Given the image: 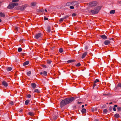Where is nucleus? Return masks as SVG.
Returning a JSON list of instances; mask_svg holds the SVG:
<instances>
[{
    "instance_id": "dca6fc26",
    "label": "nucleus",
    "mask_w": 121,
    "mask_h": 121,
    "mask_svg": "<svg viewBox=\"0 0 121 121\" xmlns=\"http://www.w3.org/2000/svg\"><path fill=\"white\" fill-rule=\"evenodd\" d=\"M36 4V3L35 2H33L31 3V6H35Z\"/></svg>"
},
{
    "instance_id": "72a5a7b5",
    "label": "nucleus",
    "mask_w": 121,
    "mask_h": 121,
    "mask_svg": "<svg viewBox=\"0 0 121 121\" xmlns=\"http://www.w3.org/2000/svg\"><path fill=\"white\" fill-rule=\"evenodd\" d=\"M81 64L80 63H78L76 65V66L77 67H79L80 66Z\"/></svg>"
},
{
    "instance_id": "f704fd0d",
    "label": "nucleus",
    "mask_w": 121,
    "mask_h": 121,
    "mask_svg": "<svg viewBox=\"0 0 121 121\" xmlns=\"http://www.w3.org/2000/svg\"><path fill=\"white\" fill-rule=\"evenodd\" d=\"M96 83H95L94 82L93 85V89H94V87H95V86H96Z\"/></svg>"
},
{
    "instance_id": "4be33fe9",
    "label": "nucleus",
    "mask_w": 121,
    "mask_h": 121,
    "mask_svg": "<svg viewBox=\"0 0 121 121\" xmlns=\"http://www.w3.org/2000/svg\"><path fill=\"white\" fill-rule=\"evenodd\" d=\"M28 114L30 115L31 116H33L34 115V113L32 112H30Z\"/></svg>"
},
{
    "instance_id": "6ab92c4d",
    "label": "nucleus",
    "mask_w": 121,
    "mask_h": 121,
    "mask_svg": "<svg viewBox=\"0 0 121 121\" xmlns=\"http://www.w3.org/2000/svg\"><path fill=\"white\" fill-rule=\"evenodd\" d=\"M5 16V15L4 13H3L2 12H0V17H4Z\"/></svg>"
},
{
    "instance_id": "603ef678",
    "label": "nucleus",
    "mask_w": 121,
    "mask_h": 121,
    "mask_svg": "<svg viewBox=\"0 0 121 121\" xmlns=\"http://www.w3.org/2000/svg\"><path fill=\"white\" fill-rule=\"evenodd\" d=\"M81 103H82L81 102H78V104H80Z\"/></svg>"
},
{
    "instance_id": "c03bdc74",
    "label": "nucleus",
    "mask_w": 121,
    "mask_h": 121,
    "mask_svg": "<svg viewBox=\"0 0 121 121\" xmlns=\"http://www.w3.org/2000/svg\"><path fill=\"white\" fill-rule=\"evenodd\" d=\"M18 1V0H13L12 1L13 2H15Z\"/></svg>"
},
{
    "instance_id": "58836bf2",
    "label": "nucleus",
    "mask_w": 121,
    "mask_h": 121,
    "mask_svg": "<svg viewBox=\"0 0 121 121\" xmlns=\"http://www.w3.org/2000/svg\"><path fill=\"white\" fill-rule=\"evenodd\" d=\"M69 8L71 9H74V7L73 6H70Z\"/></svg>"
},
{
    "instance_id": "393cba45",
    "label": "nucleus",
    "mask_w": 121,
    "mask_h": 121,
    "mask_svg": "<svg viewBox=\"0 0 121 121\" xmlns=\"http://www.w3.org/2000/svg\"><path fill=\"white\" fill-rule=\"evenodd\" d=\"M115 12V10H112L110 12V13L111 14H114Z\"/></svg>"
},
{
    "instance_id": "a19ab883",
    "label": "nucleus",
    "mask_w": 121,
    "mask_h": 121,
    "mask_svg": "<svg viewBox=\"0 0 121 121\" xmlns=\"http://www.w3.org/2000/svg\"><path fill=\"white\" fill-rule=\"evenodd\" d=\"M48 18H46L45 17H44V20H48Z\"/></svg>"
},
{
    "instance_id": "09e8293b",
    "label": "nucleus",
    "mask_w": 121,
    "mask_h": 121,
    "mask_svg": "<svg viewBox=\"0 0 121 121\" xmlns=\"http://www.w3.org/2000/svg\"><path fill=\"white\" fill-rule=\"evenodd\" d=\"M113 110L114 111H116V108H114H114H113Z\"/></svg>"
},
{
    "instance_id": "a211bd4d",
    "label": "nucleus",
    "mask_w": 121,
    "mask_h": 121,
    "mask_svg": "<svg viewBox=\"0 0 121 121\" xmlns=\"http://www.w3.org/2000/svg\"><path fill=\"white\" fill-rule=\"evenodd\" d=\"M29 64V62L28 61H26L24 62L23 64V65L25 66Z\"/></svg>"
},
{
    "instance_id": "de8ad7c7",
    "label": "nucleus",
    "mask_w": 121,
    "mask_h": 121,
    "mask_svg": "<svg viewBox=\"0 0 121 121\" xmlns=\"http://www.w3.org/2000/svg\"><path fill=\"white\" fill-rule=\"evenodd\" d=\"M18 28L17 27H16L15 29V30H17Z\"/></svg>"
},
{
    "instance_id": "c85d7f7f",
    "label": "nucleus",
    "mask_w": 121,
    "mask_h": 121,
    "mask_svg": "<svg viewBox=\"0 0 121 121\" xmlns=\"http://www.w3.org/2000/svg\"><path fill=\"white\" fill-rule=\"evenodd\" d=\"M31 74V72L30 71H29L28 72H27V75L28 76H30Z\"/></svg>"
},
{
    "instance_id": "3c124183",
    "label": "nucleus",
    "mask_w": 121,
    "mask_h": 121,
    "mask_svg": "<svg viewBox=\"0 0 121 121\" xmlns=\"http://www.w3.org/2000/svg\"><path fill=\"white\" fill-rule=\"evenodd\" d=\"M117 105H115L114 106V107L115 108V107H117Z\"/></svg>"
},
{
    "instance_id": "ea45409f",
    "label": "nucleus",
    "mask_w": 121,
    "mask_h": 121,
    "mask_svg": "<svg viewBox=\"0 0 121 121\" xmlns=\"http://www.w3.org/2000/svg\"><path fill=\"white\" fill-rule=\"evenodd\" d=\"M42 67H44L45 68H46L47 67V66L46 65H42Z\"/></svg>"
},
{
    "instance_id": "052dcab7",
    "label": "nucleus",
    "mask_w": 121,
    "mask_h": 121,
    "mask_svg": "<svg viewBox=\"0 0 121 121\" xmlns=\"http://www.w3.org/2000/svg\"><path fill=\"white\" fill-rule=\"evenodd\" d=\"M120 3L121 4V1L120 2Z\"/></svg>"
},
{
    "instance_id": "423d86ee",
    "label": "nucleus",
    "mask_w": 121,
    "mask_h": 121,
    "mask_svg": "<svg viewBox=\"0 0 121 121\" xmlns=\"http://www.w3.org/2000/svg\"><path fill=\"white\" fill-rule=\"evenodd\" d=\"M2 84L6 87H7L8 86V84L7 82L4 81H3Z\"/></svg>"
},
{
    "instance_id": "e433bc0d",
    "label": "nucleus",
    "mask_w": 121,
    "mask_h": 121,
    "mask_svg": "<svg viewBox=\"0 0 121 121\" xmlns=\"http://www.w3.org/2000/svg\"><path fill=\"white\" fill-rule=\"evenodd\" d=\"M77 15V14L75 13H73L72 14V16L73 17H75Z\"/></svg>"
},
{
    "instance_id": "cd10ccee",
    "label": "nucleus",
    "mask_w": 121,
    "mask_h": 121,
    "mask_svg": "<svg viewBox=\"0 0 121 121\" xmlns=\"http://www.w3.org/2000/svg\"><path fill=\"white\" fill-rule=\"evenodd\" d=\"M65 19L64 17L63 18H62L60 19L59 20V21L60 22H61L62 21Z\"/></svg>"
},
{
    "instance_id": "2eb2a0df",
    "label": "nucleus",
    "mask_w": 121,
    "mask_h": 121,
    "mask_svg": "<svg viewBox=\"0 0 121 121\" xmlns=\"http://www.w3.org/2000/svg\"><path fill=\"white\" fill-rule=\"evenodd\" d=\"M52 118L54 120H55L57 118V116L54 115H53L52 116Z\"/></svg>"
},
{
    "instance_id": "5fc2aeb1",
    "label": "nucleus",
    "mask_w": 121,
    "mask_h": 121,
    "mask_svg": "<svg viewBox=\"0 0 121 121\" xmlns=\"http://www.w3.org/2000/svg\"><path fill=\"white\" fill-rule=\"evenodd\" d=\"M45 11L46 12H47V10L46 9H45Z\"/></svg>"
},
{
    "instance_id": "c756f323",
    "label": "nucleus",
    "mask_w": 121,
    "mask_h": 121,
    "mask_svg": "<svg viewBox=\"0 0 121 121\" xmlns=\"http://www.w3.org/2000/svg\"><path fill=\"white\" fill-rule=\"evenodd\" d=\"M52 61L50 60H48L47 61V62L48 63L50 64Z\"/></svg>"
},
{
    "instance_id": "680f3d73",
    "label": "nucleus",
    "mask_w": 121,
    "mask_h": 121,
    "mask_svg": "<svg viewBox=\"0 0 121 121\" xmlns=\"http://www.w3.org/2000/svg\"><path fill=\"white\" fill-rule=\"evenodd\" d=\"M0 53H1V52H0Z\"/></svg>"
},
{
    "instance_id": "8fccbe9b",
    "label": "nucleus",
    "mask_w": 121,
    "mask_h": 121,
    "mask_svg": "<svg viewBox=\"0 0 121 121\" xmlns=\"http://www.w3.org/2000/svg\"><path fill=\"white\" fill-rule=\"evenodd\" d=\"M22 112V109H21L19 111V112Z\"/></svg>"
},
{
    "instance_id": "a18cd8bd",
    "label": "nucleus",
    "mask_w": 121,
    "mask_h": 121,
    "mask_svg": "<svg viewBox=\"0 0 121 121\" xmlns=\"http://www.w3.org/2000/svg\"><path fill=\"white\" fill-rule=\"evenodd\" d=\"M91 110L92 112H93L94 111V108H91Z\"/></svg>"
},
{
    "instance_id": "7ed1b4c3",
    "label": "nucleus",
    "mask_w": 121,
    "mask_h": 121,
    "mask_svg": "<svg viewBox=\"0 0 121 121\" xmlns=\"http://www.w3.org/2000/svg\"><path fill=\"white\" fill-rule=\"evenodd\" d=\"M78 3L77 2L74 1L68 2L66 3V5L68 6L73 5L75 6L77 5Z\"/></svg>"
},
{
    "instance_id": "13d9d810",
    "label": "nucleus",
    "mask_w": 121,
    "mask_h": 121,
    "mask_svg": "<svg viewBox=\"0 0 121 121\" xmlns=\"http://www.w3.org/2000/svg\"><path fill=\"white\" fill-rule=\"evenodd\" d=\"M1 2H0V6L1 5Z\"/></svg>"
},
{
    "instance_id": "f8f14e48",
    "label": "nucleus",
    "mask_w": 121,
    "mask_h": 121,
    "mask_svg": "<svg viewBox=\"0 0 121 121\" xmlns=\"http://www.w3.org/2000/svg\"><path fill=\"white\" fill-rule=\"evenodd\" d=\"M31 85L32 87L34 89L35 88L36 86V85L35 83H32Z\"/></svg>"
},
{
    "instance_id": "9d476101",
    "label": "nucleus",
    "mask_w": 121,
    "mask_h": 121,
    "mask_svg": "<svg viewBox=\"0 0 121 121\" xmlns=\"http://www.w3.org/2000/svg\"><path fill=\"white\" fill-rule=\"evenodd\" d=\"M110 43V42L108 40H106L104 42V43L105 45H108Z\"/></svg>"
},
{
    "instance_id": "b1692460",
    "label": "nucleus",
    "mask_w": 121,
    "mask_h": 121,
    "mask_svg": "<svg viewBox=\"0 0 121 121\" xmlns=\"http://www.w3.org/2000/svg\"><path fill=\"white\" fill-rule=\"evenodd\" d=\"M30 102V100H27L25 101V104L26 105H27L29 102Z\"/></svg>"
},
{
    "instance_id": "37998d69",
    "label": "nucleus",
    "mask_w": 121,
    "mask_h": 121,
    "mask_svg": "<svg viewBox=\"0 0 121 121\" xmlns=\"http://www.w3.org/2000/svg\"><path fill=\"white\" fill-rule=\"evenodd\" d=\"M118 87H121V83L119 84L118 85Z\"/></svg>"
},
{
    "instance_id": "a878e982",
    "label": "nucleus",
    "mask_w": 121,
    "mask_h": 121,
    "mask_svg": "<svg viewBox=\"0 0 121 121\" xmlns=\"http://www.w3.org/2000/svg\"><path fill=\"white\" fill-rule=\"evenodd\" d=\"M59 51L60 53H62L63 52V49L62 48H60L59 50Z\"/></svg>"
},
{
    "instance_id": "1a4fd4ad",
    "label": "nucleus",
    "mask_w": 121,
    "mask_h": 121,
    "mask_svg": "<svg viewBox=\"0 0 121 121\" xmlns=\"http://www.w3.org/2000/svg\"><path fill=\"white\" fill-rule=\"evenodd\" d=\"M47 72L46 71H45L43 72H41L40 73V74H43V75L45 76H46L47 75Z\"/></svg>"
},
{
    "instance_id": "c9c22d12",
    "label": "nucleus",
    "mask_w": 121,
    "mask_h": 121,
    "mask_svg": "<svg viewBox=\"0 0 121 121\" xmlns=\"http://www.w3.org/2000/svg\"><path fill=\"white\" fill-rule=\"evenodd\" d=\"M117 109L119 111H120L121 110V108L120 107H118L117 108Z\"/></svg>"
},
{
    "instance_id": "0eeeda50",
    "label": "nucleus",
    "mask_w": 121,
    "mask_h": 121,
    "mask_svg": "<svg viewBox=\"0 0 121 121\" xmlns=\"http://www.w3.org/2000/svg\"><path fill=\"white\" fill-rule=\"evenodd\" d=\"M27 6V5L26 4L22 5L20 9L22 10H23L25 9Z\"/></svg>"
},
{
    "instance_id": "5701e85b",
    "label": "nucleus",
    "mask_w": 121,
    "mask_h": 121,
    "mask_svg": "<svg viewBox=\"0 0 121 121\" xmlns=\"http://www.w3.org/2000/svg\"><path fill=\"white\" fill-rule=\"evenodd\" d=\"M12 69V68L11 67H8L7 68V70L8 71H11Z\"/></svg>"
},
{
    "instance_id": "9b49d317",
    "label": "nucleus",
    "mask_w": 121,
    "mask_h": 121,
    "mask_svg": "<svg viewBox=\"0 0 121 121\" xmlns=\"http://www.w3.org/2000/svg\"><path fill=\"white\" fill-rule=\"evenodd\" d=\"M87 53V52H86L84 53L82 56V59L84 58L86 56Z\"/></svg>"
},
{
    "instance_id": "f257e3e1",
    "label": "nucleus",
    "mask_w": 121,
    "mask_h": 121,
    "mask_svg": "<svg viewBox=\"0 0 121 121\" xmlns=\"http://www.w3.org/2000/svg\"><path fill=\"white\" fill-rule=\"evenodd\" d=\"M74 99V98L73 97L65 98L61 101L60 104V107H62L65 105L71 102Z\"/></svg>"
},
{
    "instance_id": "ddd939ff",
    "label": "nucleus",
    "mask_w": 121,
    "mask_h": 121,
    "mask_svg": "<svg viewBox=\"0 0 121 121\" xmlns=\"http://www.w3.org/2000/svg\"><path fill=\"white\" fill-rule=\"evenodd\" d=\"M100 37L102 38L103 39H107V36L104 35H101Z\"/></svg>"
},
{
    "instance_id": "49530a36",
    "label": "nucleus",
    "mask_w": 121,
    "mask_h": 121,
    "mask_svg": "<svg viewBox=\"0 0 121 121\" xmlns=\"http://www.w3.org/2000/svg\"><path fill=\"white\" fill-rule=\"evenodd\" d=\"M10 104H11V105H13V102L12 101H11L10 102Z\"/></svg>"
},
{
    "instance_id": "4d7b16f0",
    "label": "nucleus",
    "mask_w": 121,
    "mask_h": 121,
    "mask_svg": "<svg viewBox=\"0 0 121 121\" xmlns=\"http://www.w3.org/2000/svg\"><path fill=\"white\" fill-rule=\"evenodd\" d=\"M109 104H112V102H111V103H110Z\"/></svg>"
},
{
    "instance_id": "2f4dec72",
    "label": "nucleus",
    "mask_w": 121,
    "mask_h": 121,
    "mask_svg": "<svg viewBox=\"0 0 121 121\" xmlns=\"http://www.w3.org/2000/svg\"><path fill=\"white\" fill-rule=\"evenodd\" d=\"M34 91L35 92H37V93H39V91L38 90V89H36Z\"/></svg>"
},
{
    "instance_id": "aec40b11",
    "label": "nucleus",
    "mask_w": 121,
    "mask_h": 121,
    "mask_svg": "<svg viewBox=\"0 0 121 121\" xmlns=\"http://www.w3.org/2000/svg\"><path fill=\"white\" fill-rule=\"evenodd\" d=\"M114 117L116 118H117L119 117V115L117 113L115 115Z\"/></svg>"
},
{
    "instance_id": "f03ea898",
    "label": "nucleus",
    "mask_w": 121,
    "mask_h": 121,
    "mask_svg": "<svg viewBox=\"0 0 121 121\" xmlns=\"http://www.w3.org/2000/svg\"><path fill=\"white\" fill-rule=\"evenodd\" d=\"M101 8V7L100 6L97 7L94 9L91 10L90 12V13L91 14H96L99 12Z\"/></svg>"
},
{
    "instance_id": "864d4df0",
    "label": "nucleus",
    "mask_w": 121,
    "mask_h": 121,
    "mask_svg": "<svg viewBox=\"0 0 121 121\" xmlns=\"http://www.w3.org/2000/svg\"><path fill=\"white\" fill-rule=\"evenodd\" d=\"M84 107V106L83 105L82 106V108H83Z\"/></svg>"
},
{
    "instance_id": "79ce46f5",
    "label": "nucleus",
    "mask_w": 121,
    "mask_h": 121,
    "mask_svg": "<svg viewBox=\"0 0 121 121\" xmlns=\"http://www.w3.org/2000/svg\"><path fill=\"white\" fill-rule=\"evenodd\" d=\"M68 17H69V16L67 15V16H65V17H64L65 19L67 18H68Z\"/></svg>"
},
{
    "instance_id": "39448f33",
    "label": "nucleus",
    "mask_w": 121,
    "mask_h": 121,
    "mask_svg": "<svg viewBox=\"0 0 121 121\" xmlns=\"http://www.w3.org/2000/svg\"><path fill=\"white\" fill-rule=\"evenodd\" d=\"M97 4V2L96 1H93L89 3L90 6L92 7L96 5Z\"/></svg>"
},
{
    "instance_id": "7c9ffc66",
    "label": "nucleus",
    "mask_w": 121,
    "mask_h": 121,
    "mask_svg": "<svg viewBox=\"0 0 121 121\" xmlns=\"http://www.w3.org/2000/svg\"><path fill=\"white\" fill-rule=\"evenodd\" d=\"M22 50V49L21 48H19L18 49V51L19 52H21Z\"/></svg>"
},
{
    "instance_id": "bb28decb",
    "label": "nucleus",
    "mask_w": 121,
    "mask_h": 121,
    "mask_svg": "<svg viewBox=\"0 0 121 121\" xmlns=\"http://www.w3.org/2000/svg\"><path fill=\"white\" fill-rule=\"evenodd\" d=\"M108 112V110L107 109H104L103 111V113H106Z\"/></svg>"
},
{
    "instance_id": "412c9836",
    "label": "nucleus",
    "mask_w": 121,
    "mask_h": 121,
    "mask_svg": "<svg viewBox=\"0 0 121 121\" xmlns=\"http://www.w3.org/2000/svg\"><path fill=\"white\" fill-rule=\"evenodd\" d=\"M86 109L83 108L82 109V113H85L86 112Z\"/></svg>"
},
{
    "instance_id": "6e6d98bb",
    "label": "nucleus",
    "mask_w": 121,
    "mask_h": 121,
    "mask_svg": "<svg viewBox=\"0 0 121 121\" xmlns=\"http://www.w3.org/2000/svg\"><path fill=\"white\" fill-rule=\"evenodd\" d=\"M1 22V19L0 18V22Z\"/></svg>"
},
{
    "instance_id": "20e7f679",
    "label": "nucleus",
    "mask_w": 121,
    "mask_h": 121,
    "mask_svg": "<svg viewBox=\"0 0 121 121\" xmlns=\"http://www.w3.org/2000/svg\"><path fill=\"white\" fill-rule=\"evenodd\" d=\"M18 4L17 3H11L9 5L8 7L9 8L12 9L15 6H17Z\"/></svg>"
},
{
    "instance_id": "4468645a",
    "label": "nucleus",
    "mask_w": 121,
    "mask_h": 121,
    "mask_svg": "<svg viewBox=\"0 0 121 121\" xmlns=\"http://www.w3.org/2000/svg\"><path fill=\"white\" fill-rule=\"evenodd\" d=\"M47 31L48 32H50L51 31V28L50 26H48L47 27Z\"/></svg>"
},
{
    "instance_id": "6e6552de",
    "label": "nucleus",
    "mask_w": 121,
    "mask_h": 121,
    "mask_svg": "<svg viewBox=\"0 0 121 121\" xmlns=\"http://www.w3.org/2000/svg\"><path fill=\"white\" fill-rule=\"evenodd\" d=\"M41 35H42L41 33H39L36 35L35 36V38L36 39H38L41 36Z\"/></svg>"
},
{
    "instance_id": "bf43d9fd",
    "label": "nucleus",
    "mask_w": 121,
    "mask_h": 121,
    "mask_svg": "<svg viewBox=\"0 0 121 121\" xmlns=\"http://www.w3.org/2000/svg\"><path fill=\"white\" fill-rule=\"evenodd\" d=\"M87 104H86L85 105V106H87Z\"/></svg>"
},
{
    "instance_id": "f3484780",
    "label": "nucleus",
    "mask_w": 121,
    "mask_h": 121,
    "mask_svg": "<svg viewBox=\"0 0 121 121\" xmlns=\"http://www.w3.org/2000/svg\"><path fill=\"white\" fill-rule=\"evenodd\" d=\"M75 61V60H68L67 61V62L69 63H71L73 62H74Z\"/></svg>"
},
{
    "instance_id": "473e14b6",
    "label": "nucleus",
    "mask_w": 121,
    "mask_h": 121,
    "mask_svg": "<svg viewBox=\"0 0 121 121\" xmlns=\"http://www.w3.org/2000/svg\"><path fill=\"white\" fill-rule=\"evenodd\" d=\"M99 81V80L97 79H96L94 82L95 83H96L97 82H98Z\"/></svg>"
},
{
    "instance_id": "4c0bfd02",
    "label": "nucleus",
    "mask_w": 121,
    "mask_h": 121,
    "mask_svg": "<svg viewBox=\"0 0 121 121\" xmlns=\"http://www.w3.org/2000/svg\"><path fill=\"white\" fill-rule=\"evenodd\" d=\"M31 97V95L30 94L28 95L27 96V97L29 98H30Z\"/></svg>"
}]
</instances>
